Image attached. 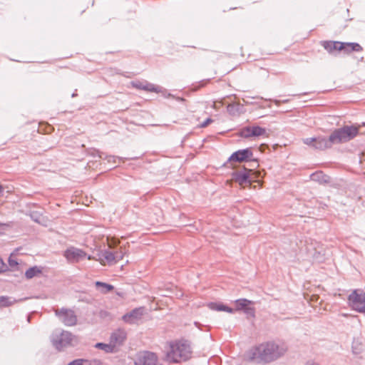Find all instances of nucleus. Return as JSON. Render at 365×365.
<instances>
[{
	"mask_svg": "<svg viewBox=\"0 0 365 365\" xmlns=\"http://www.w3.org/2000/svg\"><path fill=\"white\" fill-rule=\"evenodd\" d=\"M288 347L282 341H267L250 349L247 354L250 361L270 363L283 356Z\"/></svg>",
	"mask_w": 365,
	"mask_h": 365,
	"instance_id": "nucleus-1",
	"label": "nucleus"
},
{
	"mask_svg": "<svg viewBox=\"0 0 365 365\" xmlns=\"http://www.w3.org/2000/svg\"><path fill=\"white\" fill-rule=\"evenodd\" d=\"M191 354V348L187 341H175L170 343L165 357L170 363H178L188 360Z\"/></svg>",
	"mask_w": 365,
	"mask_h": 365,
	"instance_id": "nucleus-2",
	"label": "nucleus"
},
{
	"mask_svg": "<svg viewBox=\"0 0 365 365\" xmlns=\"http://www.w3.org/2000/svg\"><path fill=\"white\" fill-rule=\"evenodd\" d=\"M360 126L344 125L335 129L331 133L335 144L344 143L350 141L359 135Z\"/></svg>",
	"mask_w": 365,
	"mask_h": 365,
	"instance_id": "nucleus-3",
	"label": "nucleus"
},
{
	"mask_svg": "<svg viewBox=\"0 0 365 365\" xmlns=\"http://www.w3.org/2000/svg\"><path fill=\"white\" fill-rule=\"evenodd\" d=\"M75 336L68 331H55L51 336L53 346L59 351L72 345Z\"/></svg>",
	"mask_w": 365,
	"mask_h": 365,
	"instance_id": "nucleus-4",
	"label": "nucleus"
},
{
	"mask_svg": "<svg viewBox=\"0 0 365 365\" xmlns=\"http://www.w3.org/2000/svg\"><path fill=\"white\" fill-rule=\"evenodd\" d=\"M55 314L65 326L71 327L77 323V316L72 309L64 307L55 309Z\"/></svg>",
	"mask_w": 365,
	"mask_h": 365,
	"instance_id": "nucleus-5",
	"label": "nucleus"
},
{
	"mask_svg": "<svg viewBox=\"0 0 365 365\" xmlns=\"http://www.w3.org/2000/svg\"><path fill=\"white\" fill-rule=\"evenodd\" d=\"M349 304L351 308L358 312H365V293H357L356 290L352 292L349 296Z\"/></svg>",
	"mask_w": 365,
	"mask_h": 365,
	"instance_id": "nucleus-6",
	"label": "nucleus"
},
{
	"mask_svg": "<svg viewBox=\"0 0 365 365\" xmlns=\"http://www.w3.org/2000/svg\"><path fill=\"white\" fill-rule=\"evenodd\" d=\"M257 160L253 158V153L251 148H247L242 150H238L234 152L228 158V162H248L256 161Z\"/></svg>",
	"mask_w": 365,
	"mask_h": 365,
	"instance_id": "nucleus-7",
	"label": "nucleus"
},
{
	"mask_svg": "<svg viewBox=\"0 0 365 365\" xmlns=\"http://www.w3.org/2000/svg\"><path fill=\"white\" fill-rule=\"evenodd\" d=\"M158 356L151 351L140 352L135 360V365H157Z\"/></svg>",
	"mask_w": 365,
	"mask_h": 365,
	"instance_id": "nucleus-8",
	"label": "nucleus"
},
{
	"mask_svg": "<svg viewBox=\"0 0 365 365\" xmlns=\"http://www.w3.org/2000/svg\"><path fill=\"white\" fill-rule=\"evenodd\" d=\"M63 256L69 263H76L86 257V253L81 249L71 247L64 251Z\"/></svg>",
	"mask_w": 365,
	"mask_h": 365,
	"instance_id": "nucleus-9",
	"label": "nucleus"
},
{
	"mask_svg": "<svg viewBox=\"0 0 365 365\" xmlns=\"http://www.w3.org/2000/svg\"><path fill=\"white\" fill-rule=\"evenodd\" d=\"M131 84L133 88H135L139 90H143L150 92L155 93H163L164 96H165V93L167 92L165 89H163L161 86H155L151 83H149L146 81H132Z\"/></svg>",
	"mask_w": 365,
	"mask_h": 365,
	"instance_id": "nucleus-10",
	"label": "nucleus"
},
{
	"mask_svg": "<svg viewBox=\"0 0 365 365\" xmlns=\"http://www.w3.org/2000/svg\"><path fill=\"white\" fill-rule=\"evenodd\" d=\"M252 170L244 168L242 170L232 173V179L241 186L250 185L252 181L250 180V172Z\"/></svg>",
	"mask_w": 365,
	"mask_h": 365,
	"instance_id": "nucleus-11",
	"label": "nucleus"
},
{
	"mask_svg": "<svg viewBox=\"0 0 365 365\" xmlns=\"http://www.w3.org/2000/svg\"><path fill=\"white\" fill-rule=\"evenodd\" d=\"M145 308L143 307L133 309L128 313L124 314L122 317L123 320L128 324H133L141 319Z\"/></svg>",
	"mask_w": 365,
	"mask_h": 365,
	"instance_id": "nucleus-12",
	"label": "nucleus"
},
{
	"mask_svg": "<svg viewBox=\"0 0 365 365\" xmlns=\"http://www.w3.org/2000/svg\"><path fill=\"white\" fill-rule=\"evenodd\" d=\"M334 144H335V142L333 139L332 133H331L328 138L324 136H319L315 138L313 148L317 150H323L331 148Z\"/></svg>",
	"mask_w": 365,
	"mask_h": 365,
	"instance_id": "nucleus-13",
	"label": "nucleus"
},
{
	"mask_svg": "<svg viewBox=\"0 0 365 365\" xmlns=\"http://www.w3.org/2000/svg\"><path fill=\"white\" fill-rule=\"evenodd\" d=\"M126 336L127 334L125 330L118 329L112 333L110 341L115 348L117 346L121 345L124 342L126 339Z\"/></svg>",
	"mask_w": 365,
	"mask_h": 365,
	"instance_id": "nucleus-14",
	"label": "nucleus"
},
{
	"mask_svg": "<svg viewBox=\"0 0 365 365\" xmlns=\"http://www.w3.org/2000/svg\"><path fill=\"white\" fill-rule=\"evenodd\" d=\"M322 46L330 53L335 51H343L344 48V43L340 41H327L322 43Z\"/></svg>",
	"mask_w": 365,
	"mask_h": 365,
	"instance_id": "nucleus-15",
	"label": "nucleus"
},
{
	"mask_svg": "<svg viewBox=\"0 0 365 365\" xmlns=\"http://www.w3.org/2000/svg\"><path fill=\"white\" fill-rule=\"evenodd\" d=\"M312 180L319 183H326L329 181V177L324 174L322 171H317L310 175Z\"/></svg>",
	"mask_w": 365,
	"mask_h": 365,
	"instance_id": "nucleus-16",
	"label": "nucleus"
},
{
	"mask_svg": "<svg viewBox=\"0 0 365 365\" xmlns=\"http://www.w3.org/2000/svg\"><path fill=\"white\" fill-rule=\"evenodd\" d=\"M95 285L96 288L103 294H106L114 289L113 285L99 281L96 282Z\"/></svg>",
	"mask_w": 365,
	"mask_h": 365,
	"instance_id": "nucleus-17",
	"label": "nucleus"
},
{
	"mask_svg": "<svg viewBox=\"0 0 365 365\" xmlns=\"http://www.w3.org/2000/svg\"><path fill=\"white\" fill-rule=\"evenodd\" d=\"M17 302H18V300L15 299L14 298H13L11 297L1 296L0 297V308L10 307Z\"/></svg>",
	"mask_w": 365,
	"mask_h": 365,
	"instance_id": "nucleus-18",
	"label": "nucleus"
},
{
	"mask_svg": "<svg viewBox=\"0 0 365 365\" xmlns=\"http://www.w3.org/2000/svg\"><path fill=\"white\" fill-rule=\"evenodd\" d=\"M362 49L361 46L358 43H344V48L343 51L345 53H350L351 51H361Z\"/></svg>",
	"mask_w": 365,
	"mask_h": 365,
	"instance_id": "nucleus-19",
	"label": "nucleus"
},
{
	"mask_svg": "<svg viewBox=\"0 0 365 365\" xmlns=\"http://www.w3.org/2000/svg\"><path fill=\"white\" fill-rule=\"evenodd\" d=\"M236 305V310L241 311L244 310L247 306L252 304V302L247 299H238L235 302Z\"/></svg>",
	"mask_w": 365,
	"mask_h": 365,
	"instance_id": "nucleus-20",
	"label": "nucleus"
},
{
	"mask_svg": "<svg viewBox=\"0 0 365 365\" xmlns=\"http://www.w3.org/2000/svg\"><path fill=\"white\" fill-rule=\"evenodd\" d=\"M210 309L215 310V311H223L227 312L228 313H233L234 310L233 309L224 305L222 304H217V303H211L210 305Z\"/></svg>",
	"mask_w": 365,
	"mask_h": 365,
	"instance_id": "nucleus-21",
	"label": "nucleus"
},
{
	"mask_svg": "<svg viewBox=\"0 0 365 365\" xmlns=\"http://www.w3.org/2000/svg\"><path fill=\"white\" fill-rule=\"evenodd\" d=\"M95 347L103 350L106 353H112L115 349L114 346L110 342V344L98 342L96 344Z\"/></svg>",
	"mask_w": 365,
	"mask_h": 365,
	"instance_id": "nucleus-22",
	"label": "nucleus"
},
{
	"mask_svg": "<svg viewBox=\"0 0 365 365\" xmlns=\"http://www.w3.org/2000/svg\"><path fill=\"white\" fill-rule=\"evenodd\" d=\"M102 257L108 264L116 262L115 259V254L111 251L104 250L102 253Z\"/></svg>",
	"mask_w": 365,
	"mask_h": 365,
	"instance_id": "nucleus-23",
	"label": "nucleus"
},
{
	"mask_svg": "<svg viewBox=\"0 0 365 365\" xmlns=\"http://www.w3.org/2000/svg\"><path fill=\"white\" fill-rule=\"evenodd\" d=\"M252 137H259L266 133V129L258 125L251 126Z\"/></svg>",
	"mask_w": 365,
	"mask_h": 365,
	"instance_id": "nucleus-24",
	"label": "nucleus"
},
{
	"mask_svg": "<svg viewBox=\"0 0 365 365\" xmlns=\"http://www.w3.org/2000/svg\"><path fill=\"white\" fill-rule=\"evenodd\" d=\"M41 270L36 266L30 267L25 272V276L27 279H31L37 274L41 273Z\"/></svg>",
	"mask_w": 365,
	"mask_h": 365,
	"instance_id": "nucleus-25",
	"label": "nucleus"
},
{
	"mask_svg": "<svg viewBox=\"0 0 365 365\" xmlns=\"http://www.w3.org/2000/svg\"><path fill=\"white\" fill-rule=\"evenodd\" d=\"M240 136L244 138H252L251 126H247L241 129L240 131Z\"/></svg>",
	"mask_w": 365,
	"mask_h": 365,
	"instance_id": "nucleus-26",
	"label": "nucleus"
},
{
	"mask_svg": "<svg viewBox=\"0 0 365 365\" xmlns=\"http://www.w3.org/2000/svg\"><path fill=\"white\" fill-rule=\"evenodd\" d=\"M227 110L230 115H234L237 112V108L235 104H228Z\"/></svg>",
	"mask_w": 365,
	"mask_h": 365,
	"instance_id": "nucleus-27",
	"label": "nucleus"
},
{
	"mask_svg": "<svg viewBox=\"0 0 365 365\" xmlns=\"http://www.w3.org/2000/svg\"><path fill=\"white\" fill-rule=\"evenodd\" d=\"M244 313L246 314L247 316L254 317L255 315V310L253 307H250L247 306L244 310Z\"/></svg>",
	"mask_w": 365,
	"mask_h": 365,
	"instance_id": "nucleus-28",
	"label": "nucleus"
},
{
	"mask_svg": "<svg viewBox=\"0 0 365 365\" xmlns=\"http://www.w3.org/2000/svg\"><path fill=\"white\" fill-rule=\"evenodd\" d=\"M86 365H103V363L99 359H86Z\"/></svg>",
	"mask_w": 365,
	"mask_h": 365,
	"instance_id": "nucleus-29",
	"label": "nucleus"
},
{
	"mask_svg": "<svg viewBox=\"0 0 365 365\" xmlns=\"http://www.w3.org/2000/svg\"><path fill=\"white\" fill-rule=\"evenodd\" d=\"M8 262H9V266L11 268H14L19 264L17 260L16 259L13 258V255H10V257H9Z\"/></svg>",
	"mask_w": 365,
	"mask_h": 365,
	"instance_id": "nucleus-30",
	"label": "nucleus"
},
{
	"mask_svg": "<svg viewBox=\"0 0 365 365\" xmlns=\"http://www.w3.org/2000/svg\"><path fill=\"white\" fill-rule=\"evenodd\" d=\"M86 364V359H77L68 363V365H83Z\"/></svg>",
	"mask_w": 365,
	"mask_h": 365,
	"instance_id": "nucleus-31",
	"label": "nucleus"
},
{
	"mask_svg": "<svg viewBox=\"0 0 365 365\" xmlns=\"http://www.w3.org/2000/svg\"><path fill=\"white\" fill-rule=\"evenodd\" d=\"M113 252L115 254V262H118L123 259L124 252L122 250H118Z\"/></svg>",
	"mask_w": 365,
	"mask_h": 365,
	"instance_id": "nucleus-32",
	"label": "nucleus"
},
{
	"mask_svg": "<svg viewBox=\"0 0 365 365\" xmlns=\"http://www.w3.org/2000/svg\"><path fill=\"white\" fill-rule=\"evenodd\" d=\"M315 138H307L303 140L304 143L313 147V144L314 143Z\"/></svg>",
	"mask_w": 365,
	"mask_h": 365,
	"instance_id": "nucleus-33",
	"label": "nucleus"
},
{
	"mask_svg": "<svg viewBox=\"0 0 365 365\" xmlns=\"http://www.w3.org/2000/svg\"><path fill=\"white\" fill-rule=\"evenodd\" d=\"M213 120L210 118H207L205 120H204L200 125V128H205L210 123H212Z\"/></svg>",
	"mask_w": 365,
	"mask_h": 365,
	"instance_id": "nucleus-34",
	"label": "nucleus"
},
{
	"mask_svg": "<svg viewBox=\"0 0 365 365\" xmlns=\"http://www.w3.org/2000/svg\"><path fill=\"white\" fill-rule=\"evenodd\" d=\"M6 264L4 262L3 259L0 258V273L6 270Z\"/></svg>",
	"mask_w": 365,
	"mask_h": 365,
	"instance_id": "nucleus-35",
	"label": "nucleus"
},
{
	"mask_svg": "<svg viewBox=\"0 0 365 365\" xmlns=\"http://www.w3.org/2000/svg\"><path fill=\"white\" fill-rule=\"evenodd\" d=\"M304 365H319L318 363L312 361V360H309L307 361Z\"/></svg>",
	"mask_w": 365,
	"mask_h": 365,
	"instance_id": "nucleus-36",
	"label": "nucleus"
},
{
	"mask_svg": "<svg viewBox=\"0 0 365 365\" xmlns=\"http://www.w3.org/2000/svg\"><path fill=\"white\" fill-rule=\"evenodd\" d=\"M115 158H116V157H115V156H109V158H108V161H110V159H113V161L115 162Z\"/></svg>",
	"mask_w": 365,
	"mask_h": 365,
	"instance_id": "nucleus-37",
	"label": "nucleus"
},
{
	"mask_svg": "<svg viewBox=\"0 0 365 365\" xmlns=\"http://www.w3.org/2000/svg\"><path fill=\"white\" fill-rule=\"evenodd\" d=\"M3 191H4L3 187H2V186H1V185H0V195H2Z\"/></svg>",
	"mask_w": 365,
	"mask_h": 365,
	"instance_id": "nucleus-38",
	"label": "nucleus"
},
{
	"mask_svg": "<svg viewBox=\"0 0 365 365\" xmlns=\"http://www.w3.org/2000/svg\"><path fill=\"white\" fill-rule=\"evenodd\" d=\"M76 96V93H73L72 94V96H71L73 98V97H75Z\"/></svg>",
	"mask_w": 365,
	"mask_h": 365,
	"instance_id": "nucleus-39",
	"label": "nucleus"
}]
</instances>
